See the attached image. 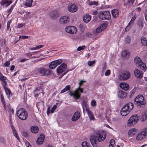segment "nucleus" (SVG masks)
<instances>
[{
    "label": "nucleus",
    "instance_id": "f257e3e1",
    "mask_svg": "<svg viewBox=\"0 0 147 147\" xmlns=\"http://www.w3.org/2000/svg\"><path fill=\"white\" fill-rule=\"evenodd\" d=\"M106 136V134L105 132H96L94 136H92L90 137V141L92 146L94 147L96 146L98 143L97 141L99 142L104 141Z\"/></svg>",
    "mask_w": 147,
    "mask_h": 147
},
{
    "label": "nucleus",
    "instance_id": "f03ea898",
    "mask_svg": "<svg viewBox=\"0 0 147 147\" xmlns=\"http://www.w3.org/2000/svg\"><path fill=\"white\" fill-rule=\"evenodd\" d=\"M85 82V81L81 80L79 83V85L78 88L76 89L73 93L70 92L69 95L71 96H72L75 100L79 99L81 96V93H83V89L82 88H80L81 86L82 85L83 82Z\"/></svg>",
    "mask_w": 147,
    "mask_h": 147
},
{
    "label": "nucleus",
    "instance_id": "7ed1b4c3",
    "mask_svg": "<svg viewBox=\"0 0 147 147\" xmlns=\"http://www.w3.org/2000/svg\"><path fill=\"white\" fill-rule=\"evenodd\" d=\"M134 104L131 102L126 104L122 108L120 111L121 115L125 116L128 114L134 108Z\"/></svg>",
    "mask_w": 147,
    "mask_h": 147
},
{
    "label": "nucleus",
    "instance_id": "20e7f679",
    "mask_svg": "<svg viewBox=\"0 0 147 147\" xmlns=\"http://www.w3.org/2000/svg\"><path fill=\"white\" fill-rule=\"evenodd\" d=\"M16 114L19 119L22 120H26L28 117V113L24 108L19 109L17 111Z\"/></svg>",
    "mask_w": 147,
    "mask_h": 147
},
{
    "label": "nucleus",
    "instance_id": "39448f33",
    "mask_svg": "<svg viewBox=\"0 0 147 147\" xmlns=\"http://www.w3.org/2000/svg\"><path fill=\"white\" fill-rule=\"evenodd\" d=\"M82 107L83 109L84 113V111L85 110L87 112L88 117L90 121L94 120L95 119L92 112L90 111L88 106L86 102H83Z\"/></svg>",
    "mask_w": 147,
    "mask_h": 147
},
{
    "label": "nucleus",
    "instance_id": "423d86ee",
    "mask_svg": "<svg viewBox=\"0 0 147 147\" xmlns=\"http://www.w3.org/2000/svg\"><path fill=\"white\" fill-rule=\"evenodd\" d=\"M139 117V115L138 114L134 115L131 116L127 121V125L130 126L136 124Z\"/></svg>",
    "mask_w": 147,
    "mask_h": 147
},
{
    "label": "nucleus",
    "instance_id": "0eeeda50",
    "mask_svg": "<svg viewBox=\"0 0 147 147\" xmlns=\"http://www.w3.org/2000/svg\"><path fill=\"white\" fill-rule=\"evenodd\" d=\"M98 17L100 19L102 20H108L110 18L111 15L109 11H102L99 12Z\"/></svg>",
    "mask_w": 147,
    "mask_h": 147
},
{
    "label": "nucleus",
    "instance_id": "6e6552de",
    "mask_svg": "<svg viewBox=\"0 0 147 147\" xmlns=\"http://www.w3.org/2000/svg\"><path fill=\"white\" fill-rule=\"evenodd\" d=\"M147 135V128L143 129L137 135L136 137L137 140H141L144 138Z\"/></svg>",
    "mask_w": 147,
    "mask_h": 147
},
{
    "label": "nucleus",
    "instance_id": "1a4fd4ad",
    "mask_svg": "<svg viewBox=\"0 0 147 147\" xmlns=\"http://www.w3.org/2000/svg\"><path fill=\"white\" fill-rule=\"evenodd\" d=\"M67 68V65L65 63H62L56 69L57 75H59L64 72L66 70Z\"/></svg>",
    "mask_w": 147,
    "mask_h": 147
},
{
    "label": "nucleus",
    "instance_id": "9d476101",
    "mask_svg": "<svg viewBox=\"0 0 147 147\" xmlns=\"http://www.w3.org/2000/svg\"><path fill=\"white\" fill-rule=\"evenodd\" d=\"M65 30L67 33L71 34H75L77 31V28L74 26H69L66 27Z\"/></svg>",
    "mask_w": 147,
    "mask_h": 147
},
{
    "label": "nucleus",
    "instance_id": "9b49d317",
    "mask_svg": "<svg viewBox=\"0 0 147 147\" xmlns=\"http://www.w3.org/2000/svg\"><path fill=\"white\" fill-rule=\"evenodd\" d=\"M62 61L61 59H59L52 61L49 65V68L51 69L55 68L58 65L60 64Z\"/></svg>",
    "mask_w": 147,
    "mask_h": 147
},
{
    "label": "nucleus",
    "instance_id": "f8f14e48",
    "mask_svg": "<svg viewBox=\"0 0 147 147\" xmlns=\"http://www.w3.org/2000/svg\"><path fill=\"white\" fill-rule=\"evenodd\" d=\"M67 9L71 13H74L77 11L78 10L77 6L74 4L70 3L68 5Z\"/></svg>",
    "mask_w": 147,
    "mask_h": 147
},
{
    "label": "nucleus",
    "instance_id": "ddd939ff",
    "mask_svg": "<svg viewBox=\"0 0 147 147\" xmlns=\"http://www.w3.org/2000/svg\"><path fill=\"white\" fill-rule=\"evenodd\" d=\"M130 76V73L128 71H125L120 75V78L123 80H125L128 79Z\"/></svg>",
    "mask_w": 147,
    "mask_h": 147
},
{
    "label": "nucleus",
    "instance_id": "4468645a",
    "mask_svg": "<svg viewBox=\"0 0 147 147\" xmlns=\"http://www.w3.org/2000/svg\"><path fill=\"white\" fill-rule=\"evenodd\" d=\"M136 16L134 15L132 18L130 22L129 23L125 30L126 31H127L131 27L134 25V22L136 18Z\"/></svg>",
    "mask_w": 147,
    "mask_h": 147
},
{
    "label": "nucleus",
    "instance_id": "2eb2a0df",
    "mask_svg": "<svg viewBox=\"0 0 147 147\" xmlns=\"http://www.w3.org/2000/svg\"><path fill=\"white\" fill-rule=\"evenodd\" d=\"M69 22V18L68 16H65L61 17L59 19V22L62 24L67 23Z\"/></svg>",
    "mask_w": 147,
    "mask_h": 147
},
{
    "label": "nucleus",
    "instance_id": "dca6fc26",
    "mask_svg": "<svg viewBox=\"0 0 147 147\" xmlns=\"http://www.w3.org/2000/svg\"><path fill=\"white\" fill-rule=\"evenodd\" d=\"M120 88L126 91L128 90L129 86L128 84L125 82H121L119 84Z\"/></svg>",
    "mask_w": 147,
    "mask_h": 147
},
{
    "label": "nucleus",
    "instance_id": "f3484780",
    "mask_svg": "<svg viewBox=\"0 0 147 147\" xmlns=\"http://www.w3.org/2000/svg\"><path fill=\"white\" fill-rule=\"evenodd\" d=\"M12 3L11 0H2L0 3L4 6L7 7Z\"/></svg>",
    "mask_w": 147,
    "mask_h": 147
},
{
    "label": "nucleus",
    "instance_id": "a211bd4d",
    "mask_svg": "<svg viewBox=\"0 0 147 147\" xmlns=\"http://www.w3.org/2000/svg\"><path fill=\"white\" fill-rule=\"evenodd\" d=\"M80 113L78 111H76L75 113L71 119L73 121H75L78 120L80 118Z\"/></svg>",
    "mask_w": 147,
    "mask_h": 147
},
{
    "label": "nucleus",
    "instance_id": "6ab92c4d",
    "mask_svg": "<svg viewBox=\"0 0 147 147\" xmlns=\"http://www.w3.org/2000/svg\"><path fill=\"white\" fill-rule=\"evenodd\" d=\"M107 25L105 24H102L99 27L97 28L96 31L97 33H100L104 30L107 27Z\"/></svg>",
    "mask_w": 147,
    "mask_h": 147
},
{
    "label": "nucleus",
    "instance_id": "aec40b11",
    "mask_svg": "<svg viewBox=\"0 0 147 147\" xmlns=\"http://www.w3.org/2000/svg\"><path fill=\"white\" fill-rule=\"evenodd\" d=\"M45 139V136L43 134H41L37 139L36 144L38 145L42 144Z\"/></svg>",
    "mask_w": 147,
    "mask_h": 147
},
{
    "label": "nucleus",
    "instance_id": "412c9836",
    "mask_svg": "<svg viewBox=\"0 0 147 147\" xmlns=\"http://www.w3.org/2000/svg\"><path fill=\"white\" fill-rule=\"evenodd\" d=\"M134 75L137 78H140L143 77V74L142 71L138 69H136L134 71Z\"/></svg>",
    "mask_w": 147,
    "mask_h": 147
},
{
    "label": "nucleus",
    "instance_id": "4be33fe9",
    "mask_svg": "<svg viewBox=\"0 0 147 147\" xmlns=\"http://www.w3.org/2000/svg\"><path fill=\"white\" fill-rule=\"evenodd\" d=\"M2 104L5 110H8L9 111L11 110V109L10 108V104L9 102L6 103L5 102H2Z\"/></svg>",
    "mask_w": 147,
    "mask_h": 147
},
{
    "label": "nucleus",
    "instance_id": "5701e85b",
    "mask_svg": "<svg viewBox=\"0 0 147 147\" xmlns=\"http://www.w3.org/2000/svg\"><path fill=\"white\" fill-rule=\"evenodd\" d=\"M144 97L142 94H139L135 98L134 101H144Z\"/></svg>",
    "mask_w": 147,
    "mask_h": 147
},
{
    "label": "nucleus",
    "instance_id": "b1692460",
    "mask_svg": "<svg viewBox=\"0 0 147 147\" xmlns=\"http://www.w3.org/2000/svg\"><path fill=\"white\" fill-rule=\"evenodd\" d=\"M141 69L145 71L147 69V66L145 63L142 61L141 63L138 65Z\"/></svg>",
    "mask_w": 147,
    "mask_h": 147
},
{
    "label": "nucleus",
    "instance_id": "393cba45",
    "mask_svg": "<svg viewBox=\"0 0 147 147\" xmlns=\"http://www.w3.org/2000/svg\"><path fill=\"white\" fill-rule=\"evenodd\" d=\"M91 18V16L89 15H85L83 18V20L85 23L88 22L90 20Z\"/></svg>",
    "mask_w": 147,
    "mask_h": 147
},
{
    "label": "nucleus",
    "instance_id": "a878e982",
    "mask_svg": "<svg viewBox=\"0 0 147 147\" xmlns=\"http://www.w3.org/2000/svg\"><path fill=\"white\" fill-rule=\"evenodd\" d=\"M137 129L135 128H133L130 129L128 132V135L131 136L135 134L137 131Z\"/></svg>",
    "mask_w": 147,
    "mask_h": 147
},
{
    "label": "nucleus",
    "instance_id": "bb28decb",
    "mask_svg": "<svg viewBox=\"0 0 147 147\" xmlns=\"http://www.w3.org/2000/svg\"><path fill=\"white\" fill-rule=\"evenodd\" d=\"M70 88H71V86L70 85H67L64 89H63V90H62L60 92V93L61 94L65 92L68 91H69V93L70 92H71V91H70Z\"/></svg>",
    "mask_w": 147,
    "mask_h": 147
},
{
    "label": "nucleus",
    "instance_id": "cd10ccee",
    "mask_svg": "<svg viewBox=\"0 0 147 147\" xmlns=\"http://www.w3.org/2000/svg\"><path fill=\"white\" fill-rule=\"evenodd\" d=\"M57 108V106L55 105H54L51 109L49 107L47 109V114L48 115L51 113H53L54 112V111Z\"/></svg>",
    "mask_w": 147,
    "mask_h": 147
},
{
    "label": "nucleus",
    "instance_id": "c85d7f7f",
    "mask_svg": "<svg viewBox=\"0 0 147 147\" xmlns=\"http://www.w3.org/2000/svg\"><path fill=\"white\" fill-rule=\"evenodd\" d=\"M45 69L43 68H39L35 70L36 72L42 74L43 75H44Z\"/></svg>",
    "mask_w": 147,
    "mask_h": 147
},
{
    "label": "nucleus",
    "instance_id": "c756f323",
    "mask_svg": "<svg viewBox=\"0 0 147 147\" xmlns=\"http://www.w3.org/2000/svg\"><path fill=\"white\" fill-rule=\"evenodd\" d=\"M38 128L37 126H32L30 127V130L31 132L34 133H37L38 132Z\"/></svg>",
    "mask_w": 147,
    "mask_h": 147
},
{
    "label": "nucleus",
    "instance_id": "7c9ffc66",
    "mask_svg": "<svg viewBox=\"0 0 147 147\" xmlns=\"http://www.w3.org/2000/svg\"><path fill=\"white\" fill-rule=\"evenodd\" d=\"M135 104L139 107H143L146 104L145 102H134Z\"/></svg>",
    "mask_w": 147,
    "mask_h": 147
},
{
    "label": "nucleus",
    "instance_id": "2f4dec72",
    "mask_svg": "<svg viewBox=\"0 0 147 147\" xmlns=\"http://www.w3.org/2000/svg\"><path fill=\"white\" fill-rule=\"evenodd\" d=\"M118 96L119 97L124 98L127 96V95L124 92L121 91L118 92Z\"/></svg>",
    "mask_w": 147,
    "mask_h": 147
},
{
    "label": "nucleus",
    "instance_id": "473e14b6",
    "mask_svg": "<svg viewBox=\"0 0 147 147\" xmlns=\"http://www.w3.org/2000/svg\"><path fill=\"white\" fill-rule=\"evenodd\" d=\"M141 59L138 57H136L134 58V62L137 66H138L142 62Z\"/></svg>",
    "mask_w": 147,
    "mask_h": 147
},
{
    "label": "nucleus",
    "instance_id": "72a5a7b5",
    "mask_svg": "<svg viewBox=\"0 0 147 147\" xmlns=\"http://www.w3.org/2000/svg\"><path fill=\"white\" fill-rule=\"evenodd\" d=\"M141 43L142 45L144 46L147 45V40L146 38L144 36L142 37L141 38Z\"/></svg>",
    "mask_w": 147,
    "mask_h": 147
},
{
    "label": "nucleus",
    "instance_id": "f704fd0d",
    "mask_svg": "<svg viewBox=\"0 0 147 147\" xmlns=\"http://www.w3.org/2000/svg\"><path fill=\"white\" fill-rule=\"evenodd\" d=\"M32 2V0H26L24 3V5L27 7H31Z\"/></svg>",
    "mask_w": 147,
    "mask_h": 147
},
{
    "label": "nucleus",
    "instance_id": "c9c22d12",
    "mask_svg": "<svg viewBox=\"0 0 147 147\" xmlns=\"http://www.w3.org/2000/svg\"><path fill=\"white\" fill-rule=\"evenodd\" d=\"M4 89L8 97H9L12 96V94L10 89H9L7 88H4Z\"/></svg>",
    "mask_w": 147,
    "mask_h": 147
},
{
    "label": "nucleus",
    "instance_id": "e433bc0d",
    "mask_svg": "<svg viewBox=\"0 0 147 147\" xmlns=\"http://www.w3.org/2000/svg\"><path fill=\"white\" fill-rule=\"evenodd\" d=\"M111 13L114 17H116L119 14V12L117 9H114L112 10Z\"/></svg>",
    "mask_w": 147,
    "mask_h": 147
},
{
    "label": "nucleus",
    "instance_id": "4c0bfd02",
    "mask_svg": "<svg viewBox=\"0 0 147 147\" xmlns=\"http://www.w3.org/2000/svg\"><path fill=\"white\" fill-rule=\"evenodd\" d=\"M36 52H28L26 54V56L27 57L28 59H30L32 58V56L33 55V53H36Z\"/></svg>",
    "mask_w": 147,
    "mask_h": 147
},
{
    "label": "nucleus",
    "instance_id": "58836bf2",
    "mask_svg": "<svg viewBox=\"0 0 147 147\" xmlns=\"http://www.w3.org/2000/svg\"><path fill=\"white\" fill-rule=\"evenodd\" d=\"M129 55V52L125 50L123 51L121 53V55L123 57H128Z\"/></svg>",
    "mask_w": 147,
    "mask_h": 147
},
{
    "label": "nucleus",
    "instance_id": "ea45409f",
    "mask_svg": "<svg viewBox=\"0 0 147 147\" xmlns=\"http://www.w3.org/2000/svg\"><path fill=\"white\" fill-rule=\"evenodd\" d=\"M44 46L43 45H39L37 46L34 47L30 48L29 49V50H32V51L36 50H37V49H40V48H42L44 47Z\"/></svg>",
    "mask_w": 147,
    "mask_h": 147
},
{
    "label": "nucleus",
    "instance_id": "a19ab883",
    "mask_svg": "<svg viewBox=\"0 0 147 147\" xmlns=\"http://www.w3.org/2000/svg\"><path fill=\"white\" fill-rule=\"evenodd\" d=\"M6 78H5V79L3 80H2V82H1V84H2L3 86V88H6V85L7 84V82L6 81Z\"/></svg>",
    "mask_w": 147,
    "mask_h": 147
},
{
    "label": "nucleus",
    "instance_id": "79ce46f5",
    "mask_svg": "<svg viewBox=\"0 0 147 147\" xmlns=\"http://www.w3.org/2000/svg\"><path fill=\"white\" fill-rule=\"evenodd\" d=\"M51 73V71L49 69H45V75H48L50 74Z\"/></svg>",
    "mask_w": 147,
    "mask_h": 147
},
{
    "label": "nucleus",
    "instance_id": "37998d69",
    "mask_svg": "<svg viewBox=\"0 0 147 147\" xmlns=\"http://www.w3.org/2000/svg\"><path fill=\"white\" fill-rule=\"evenodd\" d=\"M95 63V61L94 60L92 61H88V65L90 66H91L93 65V64H94Z\"/></svg>",
    "mask_w": 147,
    "mask_h": 147
},
{
    "label": "nucleus",
    "instance_id": "c03bdc74",
    "mask_svg": "<svg viewBox=\"0 0 147 147\" xmlns=\"http://www.w3.org/2000/svg\"><path fill=\"white\" fill-rule=\"evenodd\" d=\"M85 48V47L84 45L82 46H80L78 47L77 49V50L78 51H80L81 50H83Z\"/></svg>",
    "mask_w": 147,
    "mask_h": 147
},
{
    "label": "nucleus",
    "instance_id": "a18cd8bd",
    "mask_svg": "<svg viewBox=\"0 0 147 147\" xmlns=\"http://www.w3.org/2000/svg\"><path fill=\"white\" fill-rule=\"evenodd\" d=\"M82 147H90L87 144L86 142H84L82 143Z\"/></svg>",
    "mask_w": 147,
    "mask_h": 147
},
{
    "label": "nucleus",
    "instance_id": "49530a36",
    "mask_svg": "<svg viewBox=\"0 0 147 147\" xmlns=\"http://www.w3.org/2000/svg\"><path fill=\"white\" fill-rule=\"evenodd\" d=\"M138 25L140 29H142L144 26V23L143 22H141L138 23Z\"/></svg>",
    "mask_w": 147,
    "mask_h": 147
},
{
    "label": "nucleus",
    "instance_id": "de8ad7c7",
    "mask_svg": "<svg viewBox=\"0 0 147 147\" xmlns=\"http://www.w3.org/2000/svg\"><path fill=\"white\" fill-rule=\"evenodd\" d=\"M22 134L23 136L25 137H28V136L29 135L28 132L26 131H23Z\"/></svg>",
    "mask_w": 147,
    "mask_h": 147
},
{
    "label": "nucleus",
    "instance_id": "09e8293b",
    "mask_svg": "<svg viewBox=\"0 0 147 147\" xmlns=\"http://www.w3.org/2000/svg\"><path fill=\"white\" fill-rule=\"evenodd\" d=\"M11 20H9L7 22V30H9V28L10 24L11 23Z\"/></svg>",
    "mask_w": 147,
    "mask_h": 147
},
{
    "label": "nucleus",
    "instance_id": "8fccbe9b",
    "mask_svg": "<svg viewBox=\"0 0 147 147\" xmlns=\"http://www.w3.org/2000/svg\"><path fill=\"white\" fill-rule=\"evenodd\" d=\"M131 39L129 37H127L125 39V42L127 43H129L130 42Z\"/></svg>",
    "mask_w": 147,
    "mask_h": 147
},
{
    "label": "nucleus",
    "instance_id": "3c124183",
    "mask_svg": "<svg viewBox=\"0 0 147 147\" xmlns=\"http://www.w3.org/2000/svg\"><path fill=\"white\" fill-rule=\"evenodd\" d=\"M6 77L4 76L3 74L1 73H0V80H3L5 79V78Z\"/></svg>",
    "mask_w": 147,
    "mask_h": 147
},
{
    "label": "nucleus",
    "instance_id": "603ef678",
    "mask_svg": "<svg viewBox=\"0 0 147 147\" xmlns=\"http://www.w3.org/2000/svg\"><path fill=\"white\" fill-rule=\"evenodd\" d=\"M92 35V34L90 32H88L86 33L85 36L88 37H91Z\"/></svg>",
    "mask_w": 147,
    "mask_h": 147
},
{
    "label": "nucleus",
    "instance_id": "864d4df0",
    "mask_svg": "<svg viewBox=\"0 0 147 147\" xmlns=\"http://www.w3.org/2000/svg\"><path fill=\"white\" fill-rule=\"evenodd\" d=\"M11 128L13 134H15V133L16 132L15 129L14 127L12 125H11Z\"/></svg>",
    "mask_w": 147,
    "mask_h": 147
},
{
    "label": "nucleus",
    "instance_id": "5fc2aeb1",
    "mask_svg": "<svg viewBox=\"0 0 147 147\" xmlns=\"http://www.w3.org/2000/svg\"><path fill=\"white\" fill-rule=\"evenodd\" d=\"M111 73V71L109 70H107L105 73V75L106 76H109Z\"/></svg>",
    "mask_w": 147,
    "mask_h": 147
},
{
    "label": "nucleus",
    "instance_id": "6e6d98bb",
    "mask_svg": "<svg viewBox=\"0 0 147 147\" xmlns=\"http://www.w3.org/2000/svg\"><path fill=\"white\" fill-rule=\"evenodd\" d=\"M7 67H9L10 65V61H6L4 64Z\"/></svg>",
    "mask_w": 147,
    "mask_h": 147
},
{
    "label": "nucleus",
    "instance_id": "4d7b16f0",
    "mask_svg": "<svg viewBox=\"0 0 147 147\" xmlns=\"http://www.w3.org/2000/svg\"><path fill=\"white\" fill-rule=\"evenodd\" d=\"M115 141L114 140L112 139L110 141V144L111 145H112L114 146V144H115Z\"/></svg>",
    "mask_w": 147,
    "mask_h": 147
},
{
    "label": "nucleus",
    "instance_id": "13d9d810",
    "mask_svg": "<svg viewBox=\"0 0 147 147\" xmlns=\"http://www.w3.org/2000/svg\"><path fill=\"white\" fill-rule=\"evenodd\" d=\"M135 0H128V2L129 5L133 4Z\"/></svg>",
    "mask_w": 147,
    "mask_h": 147
},
{
    "label": "nucleus",
    "instance_id": "bf43d9fd",
    "mask_svg": "<svg viewBox=\"0 0 147 147\" xmlns=\"http://www.w3.org/2000/svg\"><path fill=\"white\" fill-rule=\"evenodd\" d=\"M13 134V136H15L19 141H20V139L19 138V137L18 136V135L17 134V132L15 133V134Z\"/></svg>",
    "mask_w": 147,
    "mask_h": 147
},
{
    "label": "nucleus",
    "instance_id": "052dcab7",
    "mask_svg": "<svg viewBox=\"0 0 147 147\" xmlns=\"http://www.w3.org/2000/svg\"><path fill=\"white\" fill-rule=\"evenodd\" d=\"M23 24H18L17 25V28H22L24 26Z\"/></svg>",
    "mask_w": 147,
    "mask_h": 147
},
{
    "label": "nucleus",
    "instance_id": "680f3d73",
    "mask_svg": "<svg viewBox=\"0 0 147 147\" xmlns=\"http://www.w3.org/2000/svg\"><path fill=\"white\" fill-rule=\"evenodd\" d=\"M79 26L81 28V29L82 30H84L85 27L83 24H81L79 25Z\"/></svg>",
    "mask_w": 147,
    "mask_h": 147
},
{
    "label": "nucleus",
    "instance_id": "e2e57ef3",
    "mask_svg": "<svg viewBox=\"0 0 147 147\" xmlns=\"http://www.w3.org/2000/svg\"><path fill=\"white\" fill-rule=\"evenodd\" d=\"M20 38H22L23 39H26V38H28V36H20Z\"/></svg>",
    "mask_w": 147,
    "mask_h": 147
},
{
    "label": "nucleus",
    "instance_id": "0e129e2a",
    "mask_svg": "<svg viewBox=\"0 0 147 147\" xmlns=\"http://www.w3.org/2000/svg\"><path fill=\"white\" fill-rule=\"evenodd\" d=\"M27 147H32L30 143L28 142H26L25 143Z\"/></svg>",
    "mask_w": 147,
    "mask_h": 147
},
{
    "label": "nucleus",
    "instance_id": "69168bd1",
    "mask_svg": "<svg viewBox=\"0 0 147 147\" xmlns=\"http://www.w3.org/2000/svg\"><path fill=\"white\" fill-rule=\"evenodd\" d=\"M5 140L3 138H0V143L3 144L5 143Z\"/></svg>",
    "mask_w": 147,
    "mask_h": 147
},
{
    "label": "nucleus",
    "instance_id": "338daca9",
    "mask_svg": "<svg viewBox=\"0 0 147 147\" xmlns=\"http://www.w3.org/2000/svg\"><path fill=\"white\" fill-rule=\"evenodd\" d=\"M91 105L92 107H94L96 105V102H91Z\"/></svg>",
    "mask_w": 147,
    "mask_h": 147
},
{
    "label": "nucleus",
    "instance_id": "774afa93",
    "mask_svg": "<svg viewBox=\"0 0 147 147\" xmlns=\"http://www.w3.org/2000/svg\"><path fill=\"white\" fill-rule=\"evenodd\" d=\"M27 60H28L27 59L24 58L21 59L20 60V62H23L26 61Z\"/></svg>",
    "mask_w": 147,
    "mask_h": 147
}]
</instances>
